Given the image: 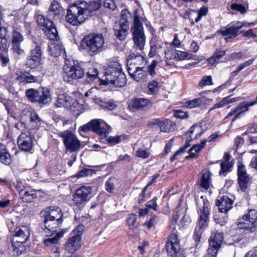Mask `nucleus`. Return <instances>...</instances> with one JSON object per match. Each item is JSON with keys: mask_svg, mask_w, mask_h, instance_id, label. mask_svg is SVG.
Wrapping results in <instances>:
<instances>
[{"mask_svg": "<svg viewBox=\"0 0 257 257\" xmlns=\"http://www.w3.org/2000/svg\"><path fill=\"white\" fill-rule=\"evenodd\" d=\"M101 1H79L67 9L66 21L69 24L78 26L92 16L101 8Z\"/></svg>", "mask_w": 257, "mask_h": 257, "instance_id": "1", "label": "nucleus"}, {"mask_svg": "<svg viewBox=\"0 0 257 257\" xmlns=\"http://www.w3.org/2000/svg\"><path fill=\"white\" fill-rule=\"evenodd\" d=\"M105 79L101 80L103 85L112 84L116 87H122L126 84L125 74L122 72L121 66L117 61L110 62L104 72Z\"/></svg>", "mask_w": 257, "mask_h": 257, "instance_id": "2", "label": "nucleus"}, {"mask_svg": "<svg viewBox=\"0 0 257 257\" xmlns=\"http://www.w3.org/2000/svg\"><path fill=\"white\" fill-rule=\"evenodd\" d=\"M104 42L102 34L91 33L83 39L81 45L91 55H94L102 51Z\"/></svg>", "mask_w": 257, "mask_h": 257, "instance_id": "3", "label": "nucleus"}, {"mask_svg": "<svg viewBox=\"0 0 257 257\" xmlns=\"http://www.w3.org/2000/svg\"><path fill=\"white\" fill-rule=\"evenodd\" d=\"M200 199L202 201L203 206L199 208V217L193 235L194 239L197 242L200 241L203 229L208 225L209 216V203L207 200L205 201L203 196H201Z\"/></svg>", "mask_w": 257, "mask_h": 257, "instance_id": "4", "label": "nucleus"}, {"mask_svg": "<svg viewBox=\"0 0 257 257\" xmlns=\"http://www.w3.org/2000/svg\"><path fill=\"white\" fill-rule=\"evenodd\" d=\"M63 69L64 80L67 82L82 78L85 73L78 62L73 59H66Z\"/></svg>", "mask_w": 257, "mask_h": 257, "instance_id": "5", "label": "nucleus"}, {"mask_svg": "<svg viewBox=\"0 0 257 257\" xmlns=\"http://www.w3.org/2000/svg\"><path fill=\"white\" fill-rule=\"evenodd\" d=\"M141 17L139 16L138 12L136 11L134 13L133 26L131 30L135 45L140 50L144 49L146 41L143 25L141 22Z\"/></svg>", "mask_w": 257, "mask_h": 257, "instance_id": "6", "label": "nucleus"}, {"mask_svg": "<svg viewBox=\"0 0 257 257\" xmlns=\"http://www.w3.org/2000/svg\"><path fill=\"white\" fill-rule=\"evenodd\" d=\"M109 126L100 119H94L79 128L80 135L92 131L98 135L101 138H105L109 134Z\"/></svg>", "mask_w": 257, "mask_h": 257, "instance_id": "7", "label": "nucleus"}, {"mask_svg": "<svg viewBox=\"0 0 257 257\" xmlns=\"http://www.w3.org/2000/svg\"><path fill=\"white\" fill-rule=\"evenodd\" d=\"M238 226L247 233L254 234L257 230V210H248L247 212L238 219Z\"/></svg>", "mask_w": 257, "mask_h": 257, "instance_id": "8", "label": "nucleus"}, {"mask_svg": "<svg viewBox=\"0 0 257 257\" xmlns=\"http://www.w3.org/2000/svg\"><path fill=\"white\" fill-rule=\"evenodd\" d=\"M36 19L39 27L44 31L47 37L51 40H57L58 32L53 22L42 14H36Z\"/></svg>", "mask_w": 257, "mask_h": 257, "instance_id": "9", "label": "nucleus"}, {"mask_svg": "<svg viewBox=\"0 0 257 257\" xmlns=\"http://www.w3.org/2000/svg\"><path fill=\"white\" fill-rule=\"evenodd\" d=\"M36 46L32 48L27 57L26 66L32 69L37 68L42 64V52L40 44L33 41Z\"/></svg>", "mask_w": 257, "mask_h": 257, "instance_id": "10", "label": "nucleus"}, {"mask_svg": "<svg viewBox=\"0 0 257 257\" xmlns=\"http://www.w3.org/2000/svg\"><path fill=\"white\" fill-rule=\"evenodd\" d=\"M59 136L63 138V143L66 151L71 153L78 151L81 143L77 137L70 131H66L59 133Z\"/></svg>", "mask_w": 257, "mask_h": 257, "instance_id": "11", "label": "nucleus"}, {"mask_svg": "<svg viewBox=\"0 0 257 257\" xmlns=\"http://www.w3.org/2000/svg\"><path fill=\"white\" fill-rule=\"evenodd\" d=\"M166 249L172 257H186L183 249L180 248L179 241L175 233H172L166 243Z\"/></svg>", "mask_w": 257, "mask_h": 257, "instance_id": "12", "label": "nucleus"}, {"mask_svg": "<svg viewBox=\"0 0 257 257\" xmlns=\"http://www.w3.org/2000/svg\"><path fill=\"white\" fill-rule=\"evenodd\" d=\"M57 107L62 106L69 109L72 111L79 110L80 108L79 103L71 96L66 94H59L55 103Z\"/></svg>", "mask_w": 257, "mask_h": 257, "instance_id": "13", "label": "nucleus"}, {"mask_svg": "<svg viewBox=\"0 0 257 257\" xmlns=\"http://www.w3.org/2000/svg\"><path fill=\"white\" fill-rule=\"evenodd\" d=\"M92 187L82 186L78 188L73 195V202L76 205L85 204L89 200V195L92 192Z\"/></svg>", "mask_w": 257, "mask_h": 257, "instance_id": "14", "label": "nucleus"}, {"mask_svg": "<svg viewBox=\"0 0 257 257\" xmlns=\"http://www.w3.org/2000/svg\"><path fill=\"white\" fill-rule=\"evenodd\" d=\"M19 148L24 152L32 153L34 142L30 132L22 133L17 139Z\"/></svg>", "mask_w": 257, "mask_h": 257, "instance_id": "15", "label": "nucleus"}, {"mask_svg": "<svg viewBox=\"0 0 257 257\" xmlns=\"http://www.w3.org/2000/svg\"><path fill=\"white\" fill-rule=\"evenodd\" d=\"M244 26L241 22L236 21L229 24L226 28H223L219 31V33L223 36L228 38H235L238 35L239 30Z\"/></svg>", "mask_w": 257, "mask_h": 257, "instance_id": "16", "label": "nucleus"}, {"mask_svg": "<svg viewBox=\"0 0 257 257\" xmlns=\"http://www.w3.org/2000/svg\"><path fill=\"white\" fill-rule=\"evenodd\" d=\"M24 40V36L19 32L14 30L12 35V50L19 55L25 54V50L22 49L21 45Z\"/></svg>", "mask_w": 257, "mask_h": 257, "instance_id": "17", "label": "nucleus"}, {"mask_svg": "<svg viewBox=\"0 0 257 257\" xmlns=\"http://www.w3.org/2000/svg\"><path fill=\"white\" fill-rule=\"evenodd\" d=\"M150 124L159 127L162 132H169L172 131L174 128V124L171 120L164 118L153 119L150 122Z\"/></svg>", "mask_w": 257, "mask_h": 257, "instance_id": "18", "label": "nucleus"}, {"mask_svg": "<svg viewBox=\"0 0 257 257\" xmlns=\"http://www.w3.org/2000/svg\"><path fill=\"white\" fill-rule=\"evenodd\" d=\"M44 223L42 225V229L46 233H52L54 234L56 232V228L62 223V221L57 220L52 218H47V217H43Z\"/></svg>", "mask_w": 257, "mask_h": 257, "instance_id": "19", "label": "nucleus"}, {"mask_svg": "<svg viewBox=\"0 0 257 257\" xmlns=\"http://www.w3.org/2000/svg\"><path fill=\"white\" fill-rule=\"evenodd\" d=\"M147 61L142 55L139 54L131 53L127 58V68L129 66L135 68L137 66H144Z\"/></svg>", "mask_w": 257, "mask_h": 257, "instance_id": "20", "label": "nucleus"}, {"mask_svg": "<svg viewBox=\"0 0 257 257\" xmlns=\"http://www.w3.org/2000/svg\"><path fill=\"white\" fill-rule=\"evenodd\" d=\"M15 234L13 240L21 243H26L30 237V230L28 227L22 226L17 227L15 230Z\"/></svg>", "mask_w": 257, "mask_h": 257, "instance_id": "21", "label": "nucleus"}, {"mask_svg": "<svg viewBox=\"0 0 257 257\" xmlns=\"http://www.w3.org/2000/svg\"><path fill=\"white\" fill-rule=\"evenodd\" d=\"M64 15V9L60 4L56 2H52L48 11V16L54 20H60Z\"/></svg>", "mask_w": 257, "mask_h": 257, "instance_id": "22", "label": "nucleus"}, {"mask_svg": "<svg viewBox=\"0 0 257 257\" xmlns=\"http://www.w3.org/2000/svg\"><path fill=\"white\" fill-rule=\"evenodd\" d=\"M151 105L150 100L144 98H134L130 101L128 103L130 108L133 110L143 109Z\"/></svg>", "mask_w": 257, "mask_h": 257, "instance_id": "23", "label": "nucleus"}, {"mask_svg": "<svg viewBox=\"0 0 257 257\" xmlns=\"http://www.w3.org/2000/svg\"><path fill=\"white\" fill-rule=\"evenodd\" d=\"M41 215L42 217H47V218L62 221L63 214L61 209L57 207H49L46 210L41 211Z\"/></svg>", "mask_w": 257, "mask_h": 257, "instance_id": "24", "label": "nucleus"}, {"mask_svg": "<svg viewBox=\"0 0 257 257\" xmlns=\"http://www.w3.org/2000/svg\"><path fill=\"white\" fill-rule=\"evenodd\" d=\"M223 239V233L222 232H212L209 240V247L208 249L218 252L220 248L221 244Z\"/></svg>", "mask_w": 257, "mask_h": 257, "instance_id": "25", "label": "nucleus"}, {"mask_svg": "<svg viewBox=\"0 0 257 257\" xmlns=\"http://www.w3.org/2000/svg\"><path fill=\"white\" fill-rule=\"evenodd\" d=\"M81 237L71 235L65 244V248L69 252H74L79 249L81 246Z\"/></svg>", "mask_w": 257, "mask_h": 257, "instance_id": "26", "label": "nucleus"}, {"mask_svg": "<svg viewBox=\"0 0 257 257\" xmlns=\"http://www.w3.org/2000/svg\"><path fill=\"white\" fill-rule=\"evenodd\" d=\"M233 203V200L225 195H223L216 202L219 211L225 213L232 208Z\"/></svg>", "mask_w": 257, "mask_h": 257, "instance_id": "27", "label": "nucleus"}, {"mask_svg": "<svg viewBox=\"0 0 257 257\" xmlns=\"http://www.w3.org/2000/svg\"><path fill=\"white\" fill-rule=\"evenodd\" d=\"M16 79L20 83L24 84L37 82L38 81L37 77L26 71H21L17 73Z\"/></svg>", "mask_w": 257, "mask_h": 257, "instance_id": "28", "label": "nucleus"}, {"mask_svg": "<svg viewBox=\"0 0 257 257\" xmlns=\"http://www.w3.org/2000/svg\"><path fill=\"white\" fill-rule=\"evenodd\" d=\"M144 66H137L135 68L129 66L127 70L131 77L135 81L139 82L145 76L146 70Z\"/></svg>", "mask_w": 257, "mask_h": 257, "instance_id": "29", "label": "nucleus"}, {"mask_svg": "<svg viewBox=\"0 0 257 257\" xmlns=\"http://www.w3.org/2000/svg\"><path fill=\"white\" fill-rule=\"evenodd\" d=\"M66 230H63L56 233L54 236L51 237L52 233H46V235L49 236L48 238L44 239L43 242L46 246H53L58 244L59 239L62 237L66 233Z\"/></svg>", "mask_w": 257, "mask_h": 257, "instance_id": "30", "label": "nucleus"}, {"mask_svg": "<svg viewBox=\"0 0 257 257\" xmlns=\"http://www.w3.org/2000/svg\"><path fill=\"white\" fill-rule=\"evenodd\" d=\"M14 256H19L26 251V246L25 243L16 242L12 240V244L10 248Z\"/></svg>", "mask_w": 257, "mask_h": 257, "instance_id": "31", "label": "nucleus"}, {"mask_svg": "<svg viewBox=\"0 0 257 257\" xmlns=\"http://www.w3.org/2000/svg\"><path fill=\"white\" fill-rule=\"evenodd\" d=\"M0 162L9 165L12 162V158L9 151L3 144L0 143Z\"/></svg>", "mask_w": 257, "mask_h": 257, "instance_id": "32", "label": "nucleus"}, {"mask_svg": "<svg viewBox=\"0 0 257 257\" xmlns=\"http://www.w3.org/2000/svg\"><path fill=\"white\" fill-rule=\"evenodd\" d=\"M38 102L42 104H47L51 101L50 92L47 88H42L39 90Z\"/></svg>", "mask_w": 257, "mask_h": 257, "instance_id": "33", "label": "nucleus"}, {"mask_svg": "<svg viewBox=\"0 0 257 257\" xmlns=\"http://www.w3.org/2000/svg\"><path fill=\"white\" fill-rule=\"evenodd\" d=\"M114 34L120 41L125 40L128 34V29L123 28L117 25L114 26Z\"/></svg>", "mask_w": 257, "mask_h": 257, "instance_id": "34", "label": "nucleus"}, {"mask_svg": "<svg viewBox=\"0 0 257 257\" xmlns=\"http://www.w3.org/2000/svg\"><path fill=\"white\" fill-rule=\"evenodd\" d=\"M95 101L96 103L99 104L102 108L110 110H113L117 106V105L113 100L105 101L101 100L99 98H96Z\"/></svg>", "mask_w": 257, "mask_h": 257, "instance_id": "35", "label": "nucleus"}, {"mask_svg": "<svg viewBox=\"0 0 257 257\" xmlns=\"http://www.w3.org/2000/svg\"><path fill=\"white\" fill-rule=\"evenodd\" d=\"M98 73V71L96 68H90L86 72V81L88 83H90L96 79H99Z\"/></svg>", "mask_w": 257, "mask_h": 257, "instance_id": "36", "label": "nucleus"}, {"mask_svg": "<svg viewBox=\"0 0 257 257\" xmlns=\"http://www.w3.org/2000/svg\"><path fill=\"white\" fill-rule=\"evenodd\" d=\"M226 53V51L223 50L217 49L214 54L207 59L208 64L213 65L217 61L221 59Z\"/></svg>", "mask_w": 257, "mask_h": 257, "instance_id": "37", "label": "nucleus"}, {"mask_svg": "<svg viewBox=\"0 0 257 257\" xmlns=\"http://www.w3.org/2000/svg\"><path fill=\"white\" fill-rule=\"evenodd\" d=\"M210 176L211 173L209 171H206L202 174L200 185L202 188H204L205 190H207L210 187Z\"/></svg>", "mask_w": 257, "mask_h": 257, "instance_id": "38", "label": "nucleus"}, {"mask_svg": "<svg viewBox=\"0 0 257 257\" xmlns=\"http://www.w3.org/2000/svg\"><path fill=\"white\" fill-rule=\"evenodd\" d=\"M117 180L114 177L109 178L105 183V190L110 193H114Z\"/></svg>", "mask_w": 257, "mask_h": 257, "instance_id": "39", "label": "nucleus"}, {"mask_svg": "<svg viewBox=\"0 0 257 257\" xmlns=\"http://www.w3.org/2000/svg\"><path fill=\"white\" fill-rule=\"evenodd\" d=\"M37 196L36 191L34 189H30L25 191L24 195H22V199L25 202H30L34 199L36 198Z\"/></svg>", "mask_w": 257, "mask_h": 257, "instance_id": "40", "label": "nucleus"}, {"mask_svg": "<svg viewBox=\"0 0 257 257\" xmlns=\"http://www.w3.org/2000/svg\"><path fill=\"white\" fill-rule=\"evenodd\" d=\"M238 183L240 190L242 192H245L249 186L250 178L249 176H244L243 177H238Z\"/></svg>", "mask_w": 257, "mask_h": 257, "instance_id": "41", "label": "nucleus"}, {"mask_svg": "<svg viewBox=\"0 0 257 257\" xmlns=\"http://www.w3.org/2000/svg\"><path fill=\"white\" fill-rule=\"evenodd\" d=\"M26 95L31 102H38L39 90L33 88L29 89L26 91Z\"/></svg>", "mask_w": 257, "mask_h": 257, "instance_id": "42", "label": "nucleus"}, {"mask_svg": "<svg viewBox=\"0 0 257 257\" xmlns=\"http://www.w3.org/2000/svg\"><path fill=\"white\" fill-rule=\"evenodd\" d=\"M163 43H156L151 46V50L149 53L150 57H154L155 55L158 54L162 52Z\"/></svg>", "mask_w": 257, "mask_h": 257, "instance_id": "43", "label": "nucleus"}, {"mask_svg": "<svg viewBox=\"0 0 257 257\" xmlns=\"http://www.w3.org/2000/svg\"><path fill=\"white\" fill-rule=\"evenodd\" d=\"M189 133L190 135H192L193 133H195V136L193 139H197L200 137L203 133L202 127L200 125H193L189 131ZM192 139H193V138L191 137L190 140Z\"/></svg>", "mask_w": 257, "mask_h": 257, "instance_id": "44", "label": "nucleus"}, {"mask_svg": "<svg viewBox=\"0 0 257 257\" xmlns=\"http://www.w3.org/2000/svg\"><path fill=\"white\" fill-rule=\"evenodd\" d=\"M195 55L191 53L178 51L177 53V58L180 60L195 59Z\"/></svg>", "mask_w": 257, "mask_h": 257, "instance_id": "45", "label": "nucleus"}, {"mask_svg": "<svg viewBox=\"0 0 257 257\" xmlns=\"http://www.w3.org/2000/svg\"><path fill=\"white\" fill-rule=\"evenodd\" d=\"M192 12L196 13L198 14V16L195 18V22L198 23L200 21L201 18L203 16H206L208 12V10L207 7H202L199 10H191Z\"/></svg>", "mask_w": 257, "mask_h": 257, "instance_id": "46", "label": "nucleus"}, {"mask_svg": "<svg viewBox=\"0 0 257 257\" xmlns=\"http://www.w3.org/2000/svg\"><path fill=\"white\" fill-rule=\"evenodd\" d=\"M30 121L35 128L38 127L41 124V118L36 112H32L30 114Z\"/></svg>", "mask_w": 257, "mask_h": 257, "instance_id": "47", "label": "nucleus"}, {"mask_svg": "<svg viewBox=\"0 0 257 257\" xmlns=\"http://www.w3.org/2000/svg\"><path fill=\"white\" fill-rule=\"evenodd\" d=\"M202 102L201 98H198L185 102L184 105L187 108H193L199 106Z\"/></svg>", "mask_w": 257, "mask_h": 257, "instance_id": "48", "label": "nucleus"}, {"mask_svg": "<svg viewBox=\"0 0 257 257\" xmlns=\"http://www.w3.org/2000/svg\"><path fill=\"white\" fill-rule=\"evenodd\" d=\"M10 62L8 51L0 52V63L2 67H6Z\"/></svg>", "mask_w": 257, "mask_h": 257, "instance_id": "49", "label": "nucleus"}, {"mask_svg": "<svg viewBox=\"0 0 257 257\" xmlns=\"http://www.w3.org/2000/svg\"><path fill=\"white\" fill-rule=\"evenodd\" d=\"M212 84V79L210 75L203 76L199 83V86L201 87H203L206 85H211Z\"/></svg>", "mask_w": 257, "mask_h": 257, "instance_id": "50", "label": "nucleus"}, {"mask_svg": "<svg viewBox=\"0 0 257 257\" xmlns=\"http://www.w3.org/2000/svg\"><path fill=\"white\" fill-rule=\"evenodd\" d=\"M206 141H202L199 144L193 145L189 150V152H194L197 155L201 150H202L205 146Z\"/></svg>", "mask_w": 257, "mask_h": 257, "instance_id": "51", "label": "nucleus"}, {"mask_svg": "<svg viewBox=\"0 0 257 257\" xmlns=\"http://www.w3.org/2000/svg\"><path fill=\"white\" fill-rule=\"evenodd\" d=\"M148 87L151 93H156L159 89V83L157 80H153L149 83Z\"/></svg>", "mask_w": 257, "mask_h": 257, "instance_id": "52", "label": "nucleus"}, {"mask_svg": "<svg viewBox=\"0 0 257 257\" xmlns=\"http://www.w3.org/2000/svg\"><path fill=\"white\" fill-rule=\"evenodd\" d=\"M103 6L105 8L112 11L117 8V5L114 0H103Z\"/></svg>", "mask_w": 257, "mask_h": 257, "instance_id": "53", "label": "nucleus"}, {"mask_svg": "<svg viewBox=\"0 0 257 257\" xmlns=\"http://www.w3.org/2000/svg\"><path fill=\"white\" fill-rule=\"evenodd\" d=\"M230 8L233 11L240 12L241 14H244L246 12V8L241 4L232 3L230 5Z\"/></svg>", "mask_w": 257, "mask_h": 257, "instance_id": "54", "label": "nucleus"}, {"mask_svg": "<svg viewBox=\"0 0 257 257\" xmlns=\"http://www.w3.org/2000/svg\"><path fill=\"white\" fill-rule=\"evenodd\" d=\"M158 64V62L153 60L152 62L147 67V71L148 74L152 77H154L156 75L155 68Z\"/></svg>", "mask_w": 257, "mask_h": 257, "instance_id": "55", "label": "nucleus"}, {"mask_svg": "<svg viewBox=\"0 0 257 257\" xmlns=\"http://www.w3.org/2000/svg\"><path fill=\"white\" fill-rule=\"evenodd\" d=\"M0 50L1 52L8 51L9 43L6 37L0 38Z\"/></svg>", "mask_w": 257, "mask_h": 257, "instance_id": "56", "label": "nucleus"}, {"mask_svg": "<svg viewBox=\"0 0 257 257\" xmlns=\"http://www.w3.org/2000/svg\"><path fill=\"white\" fill-rule=\"evenodd\" d=\"M122 137V136H110L106 140L108 144L113 146L119 143Z\"/></svg>", "mask_w": 257, "mask_h": 257, "instance_id": "57", "label": "nucleus"}, {"mask_svg": "<svg viewBox=\"0 0 257 257\" xmlns=\"http://www.w3.org/2000/svg\"><path fill=\"white\" fill-rule=\"evenodd\" d=\"M237 175L238 177L249 176V175L247 174L245 166L240 162L238 163V164Z\"/></svg>", "mask_w": 257, "mask_h": 257, "instance_id": "58", "label": "nucleus"}, {"mask_svg": "<svg viewBox=\"0 0 257 257\" xmlns=\"http://www.w3.org/2000/svg\"><path fill=\"white\" fill-rule=\"evenodd\" d=\"M93 173V170L90 169L84 168L78 172L76 175L77 178L86 177L88 175H92Z\"/></svg>", "mask_w": 257, "mask_h": 257, "instance_id": "59", "label": "nucleus"}, {"mask_svg": "<svg viewBox=\"0 0 257 257\" xmlns=\"http://www.w3.org/2000/svg\"><path fill=\"white\" fill-rule=\"evenodd\" d=\"M232 166L231 163H221L220 164V170L219 171V174L222 175L229 171V169Z\"/></svg>", "mask_w": 257, "mask_h": 257, "instance_id": "60", "label": "nucleus"}, {"mask_svg": "<svg viewBox=\"0 0 257 257\" xmlns=\"http://www.w3.org/2000/svg\"><path fill=\"white\" fill-rule=\"evenodd\" d=\"M159 221V218L157 216H153L151 217L149 221L144 223V225L147 226L149 229L154 227Z\"/></svg>", "mask_w": 257, "mask_h": 257, "instance_id": "61", "label": "nucleus"}, {"mask_svg": "<svg viewBox=\"0 0 257 257\" xmlns=\"http://www.w3.org/2000/svg\"><path fill=\"white\" fill-rule=\"evenodd\" d=\"M250 102H242L240 103L238 106L236 107L235 108L237 110V111H244V112L245 111H247L248 110V107L249 106H251L252 105H250Z\"/></svg>", "mask_w": 257, "mask_h": 257, "instance_id": "62", "label": "nucleus"}, {"mask_svg": "<svg viewBox=\"0 0 257 257\" xmlns=\"http://www.w3.org/2000/svg\"><path fill=\"white\" fill-rule=\"evenodd\" d=\"M84 230V226L82 224H80L73 231L71 235H73L75 236L81 237L82 233Z\"/></svg>", "mask_w": 257, "mask_h": 257, "instance_id": "63", "label": "nucleus"}, {"mask_svg": "<svg viewBox=\"0 0 257 257\" xmlns=\"http://www.w3.org/2000/svg\"><path fill=\"white\" fill-rule=\"evenodd\" d=\"M149 155L150 154L146 150L139 149L136 151V156L142 159H146Z\"/></svg>", "mask_w": 257, "mask_h": 257, "instance_id": "64", "label": "nucleus"}]
</instances>
